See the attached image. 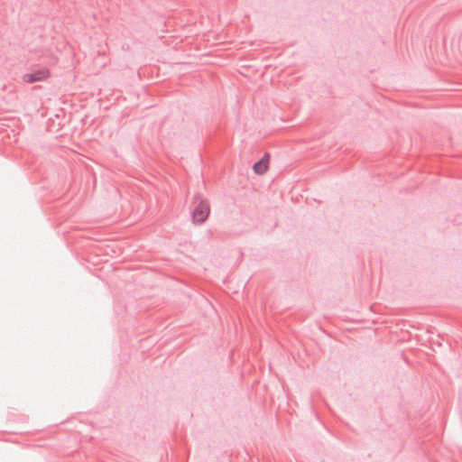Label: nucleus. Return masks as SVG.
Here are the masks:
<instances>
[{
  "label": "nucleus",
  "mask_w": 462,
  "mask_h": 462,
  "mask_svg": "<svg viewBox=\"0 0 462 462\" xmlns=\"http://www.w3.org/2000/svg\"><path fill=\"white\" fill-rule=\"evenodd\" d=\"M209 215V205L206 201H201L193 211V220L196 223L204 222Z\"/></svg>",
  "instance_id": "nucleus-1"
},
{
  "label": "nucleus",
  "mask_w": 462,
  "mask_h": 462,
  "mask_svg": "<svg viewBox=\"0 0 462 462\" xmlns=\"http://www.w3.org/2000/svg\"><path fill=\"white\" fill-rule=\"evenodd\" d=\"M51 76V72L48 69H42L36 70L32 73L24 74L23 80L26 83H34L37 81H43Z\"/></svg>",
  "instance_id": "nucleus-2"
},
{
  "label": "nucleus",
  "mask_w": 462,
  "mask_h": 462,
  "mask_svg": "<svg viewBox=\"0 0 462 462\" xmlns=\"http://www.w3.org/2000/svg\"><path fill=\"white\" fill-rule=\"evenodd\" d=\"M268 167H269V161L268 159H262L260 160L259 162H257L254 165V171L256 174H263L264 172H266V171L268 170Z\"/></svg>",
  "instance_id": "nucleus-3"
}]
</instances>
